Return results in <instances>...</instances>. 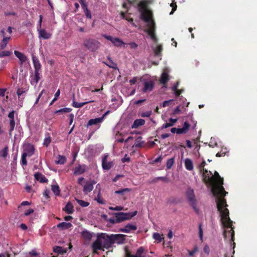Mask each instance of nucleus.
<instances>
[{
    "label": "nucleus",
    "instance_id": "1",
    "mask_svg": "<svg viewBox=\"0 0 257 257\" xmlns=\"http://www.w3.org/2000/svg\"><path fill=\"white\" fill-rule=\"evenodd\" d=\"M227 204L225 199L219 200L217 202V208L219 211L221 216V221L224 227L226 229L223 232V237L225 240H229L232 241L233 247L235 243L234 240V231L232 226V221L229 216V210L226 208Z\"/></svg>",
    "mask_w": 257,
    "mask_h": 257
},
{
    "label": "nucleus",
    "instance_id": "2",
    "mask_svg": "<svg viewBox=\"0 0 257 257\" xmlns=\"http://www.w3.org/2000/svg\"><path fill=\"white\" fill-rule=\"evenodd\" d=\"M148 2L144 0L140 2L138 5V11L140 13V19L147 24L149 28L146 32L155 42L157 41V38L155 33V24L153 19V12L148 7Z\"/></svg>",
    "mask_w": 257,
    "mask_h": 257
},
{
    "label": "nucleus",
    "instance_id": "3",
    "mask_svg": "<svg viewBox=\"0 0 257 257\" xmlns=\"http://www.w3.org/2000/svg\"><path fill=\"white\" fill-rule=\"evenodd\" d=\"M210 185H212L211 191L214 196L216 198V204L219 200L224 199V197L227 194L225 191L223 184V178H221L217 171L214 175L210 177Z\"/></svg>",
    "mask_w": 257,
    "mask_h": 257
},
{
    "label": "nucleus",
    "instance_id": "4",
    "mask_svg": "<svg viewBox=\"0 0 257 257\" xmlns=\"http://www.w3.org/2000/svg\"><path fill=\"white\" fill-rule=\"evenodd\" d=\"M186 200L190 206L192 207L194 211L199 214V209L197 207V200L196 198L194 190L191 187H188L185 192Z\"/></svg>",
    "mask_w": 257,
    "mask_h": 257
},
{
    "label": "nucleus",
    "instance_id": "5",
    "mask_svg": "<svg viewBox=\"0 0 257 257\" xmlns=\"http://www.w3.org/2000/svg\"><path fill=\"white\" fill-rule=\"evenodd\" d=\"M83 45L87 50L94 52L99 48L100 43L95 39L88 38L84 40Z\"/></svg>",
    "mask_w": 257,
    "mask_h": 257
},
{
    "label": "nucleus",
    "instance_id": "6",
    "mask_svg": "<svg viewBox=\"0 0 257 257\" xmlns=\"http://www.w3.org/2000/svg\"><path fill=\"white\" fill-rule=\"evenodd\" d=\"M137 214V211H135L130 213H124L122 212L114 213V215H115V217H116V220L118 223L124 220L131 219L133 217L136 215Z\"/></svg>",
    "mask_w": 257,
    "mask_h": 257
},
{
    "label": "nucleus",
    "instance_id": "7",
    "mask_svg": "<svg viewBox=\"0 0 257 257\" xmlns=\"http://www.w3.org/2000/svg\"><path fill=\"white\" fill-rule=\"evenodd\" d=\"M99 236L101 239L103 248L108 249L113 244L111 234L109 235L105 233H101L99 234Z\"/></svg>",
    "mask_w": 257,
    "mask_h": 257
},
{
    "label": "nucleus",
    "instance_id": "8",
    "mask_svg": "<svg viewBox=\"0 0 257 257\" xmlns=\"http://www.w3.org/2000/svg\"><path fill=\"white\" fill-rule=\"evenodd\" d=\"M144 85L142 89V91L144 93L152 91L154 87V82L152 80L144 79Z\"/></svg>",
    "mask_w": 257,
    "mask_h": 257
},
{
    "label": "nucleus",
    "instance_id": "9",
    "mask_svg": "<svg viewBox=\"0 0 257 257\" xmlns=\"http://www.w3.org/2000/svg\"><path fill=\"white\" fill-rule=\"evenodd\" d=\"M35 150L34 145L30 143L26 144L24 145L23 154H25L27 156L31 157L34 154Z\"/></svg>",
    "mask_w": 257,
    "mask_h": 257
},
{
    "label": "nucleus",
    "instance_id": "10",
    "mask_svg": "<svg viewBox=\"0 0 257 257\" xmlns=\"http://www.w3.org/2000/svg\"><path fill=\"white\" fill-rule=\"evenodd\" d=\"M107 158L108 155H106L102 159V167L103 170H109L114 166V164L112 161H107Z\"/></svg>",
    "mask_w": 257,
    "mask_h": 257
},
{
    "label": "nucleus",
    "instance_id": "11",
    "mask_svg": "<svg viewBox=\"0 0 257 257\" xmlns=\"http://www.w3.org/2000/svg\"><path fill=\"white\" fill-rule=\"evenodd\" d=\"M113 243L116 242L117 244H122L125 239V235L122 234H111Z\"/></svg>",
    "mask_w": 257,
    "mask_h": 257
},
{
    "label": "nucleus",
    "instance_id": "12",
    "mask_svg": "<svg viewBox=\"0 0 257 257\" xmlns=\"http://www.w3.org/2000/svg\"><path fill=\"white\" fill-rule=\"evenodd\" d=\"M101 239L100 238L99 234L97 236L96 240L94 241L92 244V247L94 251H95L96 250H101L102 249V248H103L102 241Z\"/></svg>",
    "mask_w": 257,
    "mask_h": 257
},
{
    "label": "nucleus",
    "instance_id": "13",
    "mask_svg": "<svg viewBox=\"0 0 257 257\" xmlns=\"http://www.w3.org/2000/svg\"><path fill=\"white\" fill-rule=\"evenodd\" d=\"M86 166L85 165H79L74 169V174L80 175L84 173L86 171Z\"/></svg>",
    "mask_w": 257,
    "mask_h": 257
},
{
    "label": "nucleus",
    "instance_id": "14",
    "mask_svg": "<svg viewBox=\"0 0 257 257\" xmlns=\"http://www.w3.org/2000/svg\"><path fill=\"white\" fill-rule=\"evenodd\" d=\"M202 173V178L203 181L205 183H208L209 184L210 183V175H212L211 172H208L207 169H205L202 170V172H200Z\"/></svg>",
    "mask_w": 257,
    "mask_h": 257
},
{
    "label": "nucleus",
    "instance_id": "15",
    "mask_svg": "<svg viewBox=\"0 0 257 257\" xmlns=\"http://www.w3.org/2000/svg\"><path fill=\"white\" fill-rule=\"evenodd\" d=\"M137 229V227L136 225L131 224H127L124 228H121L119 229V231L128 233L131 230H136Z\"/></svg>",
    "mask_w": 257,
    "mask_h": 257
},
{
    "label": "nucleus",
    "instance_id": "16",
    "mask_svg": "<svg viewBox=\"0 0 257 257\" xmlns=\"http://www.w3.org/2000/svg\"><path fill=\"white\" fill-rule=\"evenodd\" d=\"M32 61L34 65L35 70L41 71L42 65L40 62L39 60L35 55H32Z\"/></svg>",
    "mask_w": 257,
    "mask_h": 257
},
{
    "label": "nucleus",
    "instance_id": "17",
    "mask_svg": "<svg viewBox=\"0 0 257 257\" xmlns=\"http://www.w3.org/2000/svg\"><path fill=\"white\" fill-rule=\"evenodd\" d=\"M1 34H3V36H4V38L2 40V43L1 44V46H0V47H1V49H4L7 44H8L9 43V41L11 38L10 36L9 37H5V32H4V30H2L1 32Z\"/></svg>",
    "mask_w": 257,
    "mask_h": 257
},
{
    "label": "nucleus",
    "instance_id": "18",
    "mask_svg": "<svg viewBox=\"0 0 257 257\" xmlns=\"http://www.w3.org/2000/svg\"><path fill=\"white\" fill-rule=\"evenodd\" d=\"M38 30L40 38H42L43 39H49L52 36L51 33L47 32L45 29H39Z\"/></svg>",
    "mask_w": 257,
    "mask_h": 257
},
{
    "label": "nucleus",
    "instance_id": "19",
    "mask_svg": "<svg viewBox=\"0 0 257 257\" xmlns=\"http://www.w3.org/2000/svg\"><path fill=\"white\" fill-rule=\"evenodd\" d=\"M34 177L35 180L39 181L40 183H47L48 181L45 176L39 172L36 173L34 175Z\"/></svg>",
    "mask_w": 257,
    "mask_h": 257
},
{
    "label": "nucleus",
    "instance_id": "20",
    "mask_svg": "<svg viewBox=\"0 0 257 257\" xmlns=\"http://www.w3.org/2000/svg\"><path fill=\"white\" fill-rule=\"evenodd\" d=\"M14 54L15 56L19 58L21 64H23L27 61V57L23 53L18 51H15Z\"/></svg>",
    "mask_w": 257,
    "mask_h": 257
},
{
    "label": "nucleus",
    "instance_id": "21",
    "mask_svg": "<svg viewBox=\"0 0 257 257\" xmlns=\"http://www.w3.org/2000/svg\"><path fill=\"white\" fill-rule=\"evenodd\" d=\"M57 226L59 229L63 230L70 228L72 224L70 222H63L57 224Z\"/></svg>",
    "mask_w": 257,
    "mask_h": 257
},
{
    "label": "nucleus",
    "instance_id": "22",
    "mask_svg": "<svg viewBox=\"0 0 257 257\" xmlns=\"http://www.w3.org/2000/svg\"><path fill=\"white\" fill-rule=\"evenodd\" d=\"M169 80V76L167 72L164 71L160 79V82L164 85L166 84Z\"/></svg>",
    "mask_w": 257,
    "mask_h": 257
},
{
    "label": "nucleus",
    "instance_id": "23",
    "mask_svg": "<svg viewBox=\"0 0 257 257\" xmlns=\"http://www.w3.org/2000/svg\"><path fill=\"white\" fill-rule=\"evenodd\" d=\"M93 189V186L92 184L89 183V181H86L85 184L84 185L83 191L85 194L90 193Z\"/></svg>",
    "mask_w": 257,
    "mask_h": 257
},
{
    "label": "nucleus",
    "instance_id": "24",
    "mask_svg": "<svg viewBox=\"0 0 257 257\" xmlns=\"http://www.w3.org/2000/svg\"><path fill=\"white\" fill-rule=\"evenodd\" d=\"M53 251L57 254H63L67 252V249L59 246H54L53 247Z\"/></svg>",
    "mask_w": 257,
    "mask_h": 257
},
{
    "label": "nucleus",
    "instance_id": "25",
    "mask_svg": "<svg viewBox=\"0 0 257 257\" xmlns=\"http://www.w3.org/2000/svg\"><path fill=\"white\" fill-rule=\"evenodd\" d=\"M145 123V120L143 119H137L134 121L132 125V128H137L139 126L144 125Z\"/></svg>",
    "mask_w": 257,
    "mask_h": 257
},
{
    "label": "nucleus",
    "instance_id": "26",
    "mask_svg": "<svg viewBox=\"0 0 257 257\" xmlns=\"http://www.w3.org/2000/svg\"><path fill=\"white\" fill-rule=\"evenodd\" d=\"M185 168L189 171H191L193 169V165L192 160L189 158L185 160Z\"/></svg>",
    "mask_w": 257,
    "mask_h": 257
},
{
    "label": "nucleus",
    "instance_id": "27",
    "mask_svg": "<svg viewBox=\"0 0 257 257\" xmlns=\"http://www.w3.org/2000/svg\"><path fill=\"white\" fill-rule=\"evenodd\" d=\"M153 50L156 56H161V52L163 51V46L162 45H158L156 47H153Z\"/></svg>",
    "mask_w": 257,
    "mask_h": 257
},
{
    "label": "nucleus",
    "instance_id": "28",
    "mask_svg": "<svg viewBox=\"0 0 257 257\" xmlns=\"http://www.w3.org/2000/svg\"><path fill=\"white\" fill-rule=\"evenodd\" d=\"M83 238L86 240H90L92 237V233L87 230H84L81 232Z\"/></svg>",
    "mask_w": 257,
    "mask_h": 257
},
{
    "label": "nucleus",
    "instance_id": "29",
    "mask_svg": "<svg viewBox=\"0 0 257 257\" xmlns=\"http://www.w3.org/2000/svg\"><path fill=\"white\" fill-rule=\"evenodd\" d=\"M63 210L68 214H72L74 212L72 204L70 202H68Z\"/></svg>",
    "mask_w": 257,
    "mask_h": 257
},
{
    "label": "nucleus",
    "instance_id": "30",
    "mask_svg": "<svg viewBox=\"0 0 257 257\" xmlns=\"http://www.w3.org/2000/svg\"><path fill=\"white\" fill-rule=\"evenodd\" d=\"M95 200H96L98 203L100 204H105V201L103 199V198L101 197V189L99 188V191H98V194L97 196L95 198Z\"/></svg>",
    "mask_w": 257,
    "mask_h": 257
},
{
    "label": "nucleus",
    "instance_id": "31",
    "mask_svg": "<svg viewBox=\"0 0 257 257\" xmlns=\"http://www.w3.org/2000/svg\"><path fill=\"white\" fill-rule=\"evenodd\" d=\"M101 122L102 118H100L99 117L96 118L94 119H90V120H89L87 124V127H88L89 126H91L92 125L96 124Z\"/></svg>",
    "mask_w": 257,
    "mask_h": 257
},
{
    "label": "nucleus",
    "instance_id": "32",
    "mask_svg": "<svg viewBox=\"0 0 257 257\" xmlns=\"http://www.w3.org/2000/svg\"><path fill=\"white\" fill-rule=\"evenodd\" d=\"M94 102V100H91V101L84 102H82V103H79L75 101H73V103H72V106L75 108H80L88 103H91V102Z\"/></svg>",
    "mask_w": 257,
    "mask_h": 257
},
{
    "label": "nucleus",
    "instance_id": "33",
    "mask_svg": "<svg viewBox=\"0 0 257 257\" xmlns=\"http://www.w3.org/2000/svg\"><path fill=\"white\" fill-rule=\"evenodd\" d=\"M142 138L141 137H138L133 147L142 148L143 146L144 142L142 141Z\"/></svg>",
    "mask_w": 257,
    "mask_h": 257
},
{
    "label": "nucleus",
    "instance_id": "34",
    "mask_svg": "<svg viewBox=\"0 0 257 257\" xmlns=\"http://www.w3.org/2000/svg\"><path fill=\"white\" fill-rule=\"evenodd\" d=\"M51 189L54 194L56 196H59L60 194V190L59 186L57 184L52 185L51 186Z\"/></svg>",
    "mask_w": 257,
    "mask_h": 257
},
{
    "label": "nucleus",
    "instance_id": "35",
    "mask_svg": "<svg viewBox=\"0 0 257 257\" xmlns=\"http://www.w3.org/2000/svg\"><path fill=\"white\" fill-rule=\"evenodd\" d=\"M108 62L105 63V64L110 68L114 69H118L117 64L115 62H114L112 60H111L109 57L108 58Z\"/></svg>",
    "mask_w": 257,
    "mask_h": 257
},
{
    "label": "nucleus",
    "instance_id": "36",
    "mask_svg": "<svg viewBox=\"0 0 257 257\" xmlns=\"http://www.w3.org/2000/svg\"><path fill=\"white\" fill-rule=\"evenodd\" d=\"M112 43L114 46L117 47H120L123 45H124V43L118 38H114Z\"/></svg>",
    "mask_w": 257,
    "mask_h": 257
},
{
    "label": "nucleus",
    "instance_id": "37",
    "mask_svg": "<svg viewBox=\"0 0 257 257\" xmlns=\"http://www.w3.org/2000/svg\"><path fill=\"white\" fill-rule=\"evenodd\" d=\"M153 237L154 239L157 240L158 242H161L164 239L163 234H160V233L157 232L153 233Z\"/></svg>",
    "mask_w": 257,
    "mask_h": 257
},
{
    "label": "nucleus",
    "instance_id": "38",
    "mask_svg": "<svg viewBox=\"0 0 257 257\" xmlns=\"http://www.w3.org/2000/svg\"><path fill=\"white\" fill-rule=\"evenodd\" d=\"M9 123L10 126V128L9 129V136L11 137L12 136V132L14 131L16 125L15 119L10 120Z\"/></svg>",
    "mask_w": 257,
    "mask_h": 257
},
{
    "label": "nucleus",
    "instance_id": "39",
    "mask_svg": "<svg viewBox=\"0 0 257 257\" xmlns=\"http://www.w3.org/2000/svg\"><path fill=\"white\" fill-rule=\"evenodd\" d=\"M66 162V158L64 156L59 155L58 160L56 161V164L63 165Z\"/></svg>",
    "mask_w": 257,
    "mask_h": 257
},
{
    "label": "nucleus",
    "instance_id": "40",
    "mask_svg": "<svg viewBox=\"0 0 257 257\" xmlns=\"http://www.w3.org/2000/svg\"><path fill=\"white\" fill-rule=\"evenodd\" d=\"M77 202L78 203V204L81 206V207H87L89 205V203L88 202L82 200L78 199H75Z\"/></svg>",
    "mask_w": 257,
    "mask_h": 257
},
{
    "label": "nucleus",
    "instance_id": "41",
    "mask_svg": "<svg viewBox=\"0 0 257 257\" xmlns=\"http://www.w3.org/2000/svg\"><path fill=\"white\" fill-rule=\"evenodd\" d=\"M40 71H41L35 70L34 81H35L36 84L38 83V82L41 79Z\"/></svg>",
    "mask_w": 257,
    "mask_h": 257
},
{
    "label": "nucleus",
    "instance_id": "42",
    "mask_svg": "<svg viewBox=\"0 0 257 257\" xmlns=\"http://www.w3.org/2000/svg\"><path fill=\"white\" fill-rule=\"evenodd\" d=\"M72 108L65 107L63 108H61L55 111V113H68L72 111Z\"/></svg>",
    "mask_w": 257,
    "mask_h": 257
},
{
    "label": "nucleus",
    "instance_id": "43",
    "mask_svg": "<svg viewBox=\"0 0 257 257\" xmlns=\"http://www.w3.org/2000/svg\"><path fill=\"white\" fill-rule=\"evenodd\" d=\"M174 158H172L168 159L166 163V168L167 169H170L174 163Z\"/></svg>",
    "mask_w": 257,
    "mask_h": 257
},
{
    "label": "nucleus",
    "instance_id": "44",
    "mask_svg": "<svg viewBox=\"0 0 257 257\" xmlns=\"http://www.w3.org/2000/svg\"><path fill=\"white\" fill-rule=\"evenodd\" d=\"M131 189L126 188L121 189L120 190H116L115 191V193L123 195L125 193L130 192L131 191Z\"/></svg>",
    "mask_w": 257,
    "mask_h": 257
},
{
    "label": "nucleus",
    "instance_id": "45",
    "mask_svg": "<svg viewBox=\"0 0 257 257\" xmlns=\"http://www.w3.org/2000/svg\"><path fill=\"white\" fill-rule=\"evenodd\" d=\"M12 54V52L9 51H3L0 52V57L2 58L5 56H10Z\"/></svg>",
    "mask_w": 257,
    "mask_h": 257
},
{
    "label": "nucleus",
    "instance_id": "46",
    "mask_svg": "<svg viewBox=\"0 0 257 257\" xmlns=\"http://www.w3.org/2000/svg\"><path fill=\"white\" fill-rule=\"evenodd\" d=\"M8 148L5 147L3 150L0 151V156L3 158H5L8 155Z\"/></svg>",
    "mask_w": 257,
    "mask_h": 257
},
{
    "label": "nucleus",
    "instance_id": "47",
    "mask_svg": "<svg viewBox=\"0 0 257 257\" xmlns=\"http://www.w3.org/2000/svg\"><path fill=\"white\" fill-rule=\"evenodd\" d=\"M27 157L25 154H22L21 163L23 166H26L27 165Z\"/></svg>",
    "mask_w": 257,
    "mask_h": 257
},
{
    "label": "nucleus",
    "instance_id": "48",
    "mask_svg": "<svg viewBox=\"0 0 257 257\" xmlns=\"http://www.w3.org/2000/svg\"><path fill=\"white\" fill-rule=\"evenodd\" d=\"M26 91L22 88H18L17 90V94L19 98H20L21 96Z\"/></svg>",
    "mask_w": 257,
    "mask_h": 257
},
{
    "label": "nucleus",
    "instance_id": "49",
    "mask_svg": "<svg viewBox=\"0 0 257 257\" xmlns=\"http://www.w3.org/2000/svg\"><path fill=\"white\" fill-rule=\"evenodd\" d=\"M170 6L172 8V11L170 13V15H172L174 13V12L176 10L177 6L176 3H175L174 2H173L171 4Z\"/></svg>",
    "mask_w": 257,
    "mask_h": 257
},
{
    "label": "nucleus",
    "instance_id": "50",
    "mask_svg": "<svg viewBox=\"0 0 257 257\" xmlns=\"http://www.w3.org/2000/svg\"><path fill=\"white\" fill-rule=\"evenodd\" d=\"M144 247H139L137 251V253H136V255L137 256H138V257H142V254L144 252Z\"/></svg>",
    "mask_w": 257,
    "mask_h": 257
},
{
    "label": "nucleus",
    "instance_id": "51",
    "mask_svg": "<svg viewBox=\"0 0 257 257\" xmlns=\"http://www.w3.org/2000/svg\"><path fill=\"white\" fill-rule=\"evenodd\" d=\"M51 141L50 137H48L47 138H45L43 142V145L46 147L48 146V145L50 144Z\"/></svg>",
    "mask_w": 257,
    "mask_h": 257
},
{
    "label": "nucleus",
    "instance_id": "52",
    "mask_svg": "<svg viewBox=\"0 0 257 257\" xmlns=\"http://www.w3.org/2000/svg\"><path fill=\"white\" fill-rule=\"evenodd\" d=\"M173 101V99H170L169 100H166V101H164L163 103H162V106L163 107H167V106H169L170 104Z\"/></svg>",
    "mask_w": 257,
    "mask_h": 257
},
{
    "label": "nucleus",
    "instance_id": "53",
    "mask_svg": "<svg viewBox=\"0 0 257 257\" xmlns=\"http://www.w3.org/2000/svg\"><path fill=\"white\" fill-rule=\"evenodd\" d=\"M189 127H190V124L187 121H185L184 123L182 128L183 129V130L185 131V132L186 133L188 132Z\"/></svg>",
    "mask_w": 257,
    "mask_h": 257
},
{
    "label": "nucleus",
    "instance_id": "54",
    "mask_svg": "<svg viewBox=\"0 0 257 257\" xmlns=\"http://www.w3.org/2000/svg\"><path fill=\"white\" fill-rule=\"evenodd\" d=\"M198 251V247L197 246H194L193 249L192 250H189L188 251V254L190 256H192L195 252H196Z\"/></svg>",
    "mask_w": 257,
    "mask_h": 257
},
{
    "label": "nucleus",
    "instance_id": "55",
    "mask_svg": "<svg viewBox=\"0 0 257 257\" xmlns=\"http://www.w3.org/2000/svg\"><path fill=\"white\" fill-rule=\"evenodd\" d=\"M15 111L12 110L8 114V117L10 118V120L15 119Z\"/></svg>",
    "mask_w": 257,
    "mask_h": 257
},
{
    "label": "nucleus",
    "instance_id": "56",
    "mask_svg": "<svg viewBox=\"0 0 257 257\" xmlns=\"http://www.w3.org/2000/svg\"><path fill=\"white\" fill-rule=\"evenodd\" d=\"M152 114V111H147L144 112H143L141 114V116L145 117H149Z\"/></svg>",
    "mask_w": 257,
    "mask_h": 257
},
{
    "label": "nucleus",
    "instance_id": "57",
    "mask_svg": "<svg viewBox=\"0 0 257 257\" xmlns=\"http://www.w3.org/2000/svg\"><path fill=\"white\" fill-rule=\"evenodd\" d=\"M205 165L206 162L205 161H203L199 166V172H202V170L205 169H204V166H205Z\"/></svg>",
    "mask_w": 257,
    "mask_h": 257
},
{
    "label": "nucleus",
    "instance_id": "58",
    "mask_svg": "<svg viewBox=\"0 0 257 257\" xmlns=\"http://www.w3.org/2000/svg\"><path fill=\"white\" fill-rule=\"evenodd\" d=\"M199 238L201 240L202 239V237H203V230H202V229L201 228V224H199Z\"/></svg>",
    "mask_w": 257,
    "mask_h": 257
},
{
    "label": "nucleus",
    "instance_id": "59",
    "mask_svg": "<svg viewBox=\"0 0 257 257\" xmlns=\"http://www.w3.org/2000/svg\"><path fill=\"white\" fill-rule=\"evenodd\" d=\"M84 11L85 12L86 17L87 18L91 19V14L90 11L88 9H87L86 10H85Z\"/></svg>",
    "mask_w": 257,
    "mask_h": 257
},
{
    "label": "nucleus",
    "instance_id": "60",
    "mask_svg": "<svg viewBox=\"0 0 257 257\" xmlns=\"http://www.w3.org/2000/svg\"><path fill=\"white\" fill-rule=\"evenodd\" d=\"M108 222H110L111 224H115L118 223L117 221L116 220V217L115 218H110L108 220Z\"/></svg>",
    "mask_w": 257,
    "mask_h": 257
},
{
    "label": "nucleus",
    "instance_id": "61",
    "mask_svg": "<svg viewBox=\"0 0 257 257\" xmlns=\"http://www.w3.org/2000/svg\"><path fill=\"white\" fill-rule=\"evenodd\" d=\"M131 161V158L128 157L127 156V155H125L124 157L122 159H121V161L123 163H125V162H130Z\"/></svg>",
    "mask_w": 257,
    "mask_h": 257
},
{
    "label": "nucleus",
    "instance_id": "62",
    "mask_svg": "<svg viewBox=\"0 0 257 257\" xmlns=\"http://www.w3.org/2000/svg\"><path fill=\"white\" fill-rule=\"evenodd\" d=\"M125 20H127L128 22L131 23L133 26L136 27L135 23H134V19L132 18H131L130 17H126Z\"/></svg>",
    "mask_w": 257,
    "mask_h": 257
},
{
    "label": "nucleus",
    "instance_id": "63",
    "mask_svg": "<svg viewBox=\"0 0 257 257\" xmlns=\"http://www.w3.org/2000/svg\"><path fill=\"white\" fill-rule=\"evenodd\" d=\"M183 91V89H177L174 93L176 97H178Z\"/></svg>",
    "mask_w": 257,
    "mask_h": 257
},
{
    "label": "nucleus",
    "instance_id": "64",
    "mask_svg": "<svg viewBox=\"0 0 257 257\" xmlns=\"http://www.w3.org/2000/svg\"><path fill=\"white\" fill-rule=\"evenodd\" d=\"M34 211V210L33 209H29L25 212L24 214L25 216H27L33 213Z\"/></svg>",
    "mask_w": 257,
    "mask_h": 257
}]
</instances>
